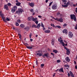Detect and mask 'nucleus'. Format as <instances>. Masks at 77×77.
<instances>
[{"label":"nucleus","mask_w":77,"mask_h":77,"mask_svg":"<svg viewBox=\"0 0 77 77\" xmlns=\"http://www.w3.org/2000/svg\"><path fill=\"white\" fill-rule=\"evenodd\" d=\"M23 12V10L22 9L20 8L18 9V11H16L15 13L20 15V14H21Z\"/></svg>","instance_id":"f257e3e1"},{"label":"nucleus","mask_w":77,"mask_h":77,"mask_svg":"<svg viewBox=\"0 0 77 77\" xmlns=\"http://www.w3.org/2000/svg\"><path fill=\"white\" fill-rule=\"evenodd\" d=\"M34 22L35 23H36V24H38V21L37 20H35V21Z\"/></svg>","instance_id":"72a5a7b5"},{"label":"nucleus","mask_w":77,"mask_h":77,"mask_svg":"<svg viewBox=\"0 0 77 77\" xmlns=\"http://www.w3.org/2000/svg\"><path fill=\"white\" fill-rule=\"evenodd\" d=\"M40 26H41V24H40L39 23L38 24L36 28H37V29H39Z\"/></svg>","instance_id":"5701e85b"},{"label":"nucleus","mask_w":77,"mask_h":77,"mask_svg":"<svg viewBox=\"0 0 77 77\" xmlns=\"http://www.w3.org/2000/svg\"><path fill=\"white\" fill-rule=\"evenodd\" d=\"M29 5L30 6H31V7L34 6V3H29Z\"/></svg>","instance_id":"ddd939ff"},{"label":"nucleus","mask_w":77,"mask_h":77,"mask_svg":"<svg viewBox=\"0 0 77 77\" xmlns=\"http://www.w3.org/2000/svg\"><path fill=\"white\" fill-rule=\"evenodd\" d=\"M64 48H65V49L66 50H67L68 49V48H67L66 47H64Z\"/></svg>","instance_id":"8fccbe9b"},{"label":"nucleus","mask_w":77,"mask_h":77,"mask_svg":"<svg viewBox=\"0 0 77 77\" xmlns=\"http://www.w3.org/2000/svg\"><path fill=\"white\" fill-rule=\"evenodd\" d=\"M41 26H42V27H44V26L43 25V23H42Z\"/></svg>","instance_id":"a18cd8bd"},{"label":"nucleus","mask_w":77,"mask_h":77,"mask_svg":"<svg viewBox=\"0 0 77 77\" xmlns=\"http://www.w3.org/2000/svg\"><path fill=\"white\" fill-rule=\"evenodd\" d=\"M65 59L66 62H69L70 61V59H69V58L68 57H66Z\"/></svg>","instance_id":"9b49d317"},{"label":"nucleus","mask_w":77,"mask_h":77,"mask_svg":"<svg viewBox=\"0 0 77 77\" xmlns=\"http://www.w3.org/2000/svg\"><path fill=\"white\" fill-rule=\"evenodd\" d=\"M32 20V21H34V22H35L36 20H38V18L36 17H35V18H34L33 17Z\"/></svg>","instance_id":"f8f14e48"},{"label":"nucleus","mask_w":77,"mask_h":77,"mask_svg":"<svg viewBox=\"0 0 77 77\" xmlns=\"http://www.w3.org/2000/svg\"><path fill=\"white\" fill-rule=\"evenodd\" d=\"M76 13H77V8H76Z\"/></svg>","instance_id":"e2e57ef3"},{"label":"nucleus","mask_w":77,"mask_h":77,"mask_svg":"<svg viewBox=\"0 0 77 77\" xmlns=\"http://www.w3.org/2000/svg\"><path fill=\"white\" fill-rule=\"evenodd\" d=\"M6 20L7 21H10V19H9L8 18V17H6Z\"/></svg>","instance_id":"c9c22d12"},{"label":"nucleus","mask_w":77,"mask_h":77,"mask_svg":"<svg viewBox=\"0 0 77 77\" xmlns=\"http://www.w3.org/2000/svg\"><path fill=\"white\" fill-rule=\"evenodd\" d=\"M49 54L48 53H47L46 54H45L43 55V57H45V56L46 57H47V58L49 57Z\"/></svg>","instance_id":"9d476101"},{"label":"nucleus","mask_w":77,"mask_h":77,"mask_svg":"<svg viewBox=\"0 0 77 77\" xmlns=\"http://www.w3.org/2000/svg\"><path fill=\"white\" fill-rule=\"evenodd\" d=\"M72 77H74V75H71Z\"/></svg>","instance_id":"0e129e2a"},{"label":"nucleus","mask_w":77,"mask_h":77,"mask_svg":"<svg viewBox=\"0 0 77 77\" xmlns=\"http://www.w3.org/2000/svg\"><path fill=\"white\" fill-rule=\"evenodd\" d=\"M54 39H53L52 40V42H51V44L52 45H54Z\"/></svg>","instance_id":"a211bd4d"},{"label":"nucleus","mask_w":77,"mask_h":77,"mask_svg":"<svg viewBox=\"0 0 77 77\" xmlns=\"http://www.w3.org/2000/svg\"><path fill=\"white\" fill-rule=\"evenodd\" d=\"M66 51H67L66 54H67V55H69V54L70 53V51H69V49H68L67 50H66Z\"/></svg>","instance_id":"2eb2a0df"},{"label":"nucleus","mask_w":77,"mask_h":77,"mask_svg":"<svg viewBox=\"0 0 77 77\" xmlns=\"http://www.w3.org/2000/svg\"><path fill=\"white\" fill-rule=\"evenodd\" d=\"M20 20H18L17 21V23H20Z\"/></svg>","instance_id":"49530a36"},{"label":"nucleus","mask_w":77,"mask_h":77,"mask_svg":"<svg viewBox=\"0 0 77 77\" xmlns=\"http://www.w3.org/2000/svg\"><path fill=\"white\" fill-rule=\"evenodd\" d=\"M69 38H72L73 36V34L72 33V32H69Z\"/></svg>","instance_id":"6e6552de"},{"label":"nucleus","mask_w":77,"mask_h":77,"mask_svg":"<svg viewBox=\"0 0 77 77\" xmlns=\"http://www.w3.org/2000/svg\"><path fill=\"white\" fill-rule=\"evenodd\" d=\"M64 42H65V43H66V44H67V43H68L67 41H65V40H64Z\"/></svg>","instance_id":"3c124183"},{"label":"nucleus","mask_w":77,"mask_h":77,"mask_svg":"<svg viewBox=\"0 0 77 77\" xmlns=\"http://www.w3.org/2000/svg\"><path fill=\"white\" fill-rule=\"evenodd\" d=\"M51 26H53V27H55V26H54V25L53 24H51Z\"/></svg>","instance_id":"58836bf2"},{"label":"nucleus","mask_w":77,"mask_h":77,"mask_svg":"<svg viewBox=\"0 0 77 77\" xmlns=\"http://www.w3.org/2000/svg\"><path fill=\"white\" fill-rule=\"evenodd\" d=\"M76 5H75V4H74L73 5V6H74V7H75V6H76Z\"/></svg>","instance_id":"338daca9"},{"label":"nucleus","mask_w":77,"mask_h":77,"mask_svg":"<svg viewBox=\"0 0 77 77\" xmlns=\"http://www.w3.org/2000/svg\"><path fill=\"white\" fill-rule=\"evenodd\" d=\"M44 66V64H41V67H43V66Z\"/></svg>","instance_id":"a19ab883"},{"label":"nucleus","mask_w":77,"mask_h":77,"mask_svg":"<svg viewBox=\"0 0 77 77\" xmlns=\"http://www.w3.org/2000/svg\"><path fill=\"white\" fill-rule=\"evenodd\" d=\"M34 10L33 9H32L31 10H30V12H32V13H33L34 12Z\"/></svg>","instance_id":"e433bc0d"},{"label":"nucleus","mask_w":77,"mask_h":77,"mask_svg":"<svg viewBox=\"0 0 77 77\" xmlns=\"http://www.w3.org/2000/svg\"><path fill=\"white\" fill-rule=\"evenodd\" d=\"M66 26H67V24L66 23H65L63 25V26L64 27H65Z\"/></svg>","instance_id":"79ce46f5"},{"label":"nucleus","mask_w":77,"mask_h":77,"mask_svg":"<svg viewBox=\"0 0 77 77\" xmlns=\"http://www.w3.org/2000/svg\"><path fill=\"white\" fill-rule=\"evenodd\" d=\"M62 1L64 3H65V2H67V0H62Z\"/></svg>","instance_id":"4c0bfd02"},{"label":"nucleus","mask_w":77,"mask_h":77,"mask_svg":"<svg viewBox=\"0 0 77 77\" xmlns=\"http://www.w3.org/2000/svg\"><path fill=\"white\" fill-rule=\"evenodd\" d=\"M20 5H21V3L20 2H17L16 3V5H17V6H20Z\"/></svg>","instance_id":"b1692460"},{"label":"nucleus","mask_w":77,"mask_h":77,"mask_svg":"<svg viewBox=\"0 0 77 77\" xmlns=\"http://www.w3.org/2000/svg\"><path fill=\"white\" fill-rule=\"evenodd\" d=\"M53 52H54V53H57V52H58V51H57V50H54L53 51Z\"/></svg>","instance_id":"bb28decb"},{"label":"nucleus","mask_w":77,"mask_h":77,"mask_svg":"<svg viewBox=\"0 0 77 77\" xmlns=\"http://www.w3.org/2000/svg\"><path fill=\"white\" fill-rule=\"evenodd\" d=\"M9 6H11V4L10 3H9L7 4Z\"/></svg>","instance_id":"ea45409f"},{"label":"nucleus","mask_w":77,"mask_h":77,"mask_svg":"<svg viewBox=\"0 0 77 77\" xmlns=\"http://www.w3.org/2000/svg\"><path fill=\"white\" fill-rule=\"evenodd\" d=\"M52 4H53V2H51L49 4V6H51V5Z\"/></svg>","instance_id":"37998d69"},{"label":"nucleus","mask_w":77,"mask_h":77,"mask_svg":"<svg viewBox=\"0 0 77 77\" xmlns=\"http://www.w3.org/2000/svg\"><path fill=\"white\" fill-rule=\"evenodd\" d=\"M65 67H69V65H65L64 66Z\"/></svg>","instance_id":"2f4dec72"},{"label":"nucleus","mask_w":77,"mask_h":77,"mask_svg":"<svg viewBox=\"0 0 77 77\" xmlns=\"http://www.w3.org/2000/svg\"><path fill=\"white\" fill-rule=\"evenodd\" d=\"M26 48L28 49H32V47L31 46H26Z\"/></svg>","instance_id":"a878e982"},{"label":"nucleus","mask_w":77,"mask_h":77,"mask_svg":"<svg viewBox=\"0 0 77 77\" xmlns=\"http://www.w3.org/2000/svg\"><path fill=\"white\" fill-rule=\"evenodd\" d=\"M17 9V7L16 6H14L11 9V12L12 13H14L15 12V11H16V9Z\"/></svg>","instance_id":"20e7f679"},{"label":"nucleus","mask_w":77,"mask_h":77,"mask_svg":"<svg viewBox=\"0 0 77 77\" xmlns=\"http://www.w3.org/2000/svg\"><path fill=\"white\" fill-rule=\"evenodd\" d=\"M51 54L52 55V56H54V54H53V53H51Z\"/></svg>","instance_id":"680f3d73"},{"label":"nucleus","mask_w":77,"mask_h":77,"mask_svg":"<svg viewBox=\"0 0 77 77\" xmlns=\"http://www.w3.org/2000/svg\"><path fill=\"white\" fill-rule=\"evenodd\" d=\"M29 36H30V38H31V37H32V35L31 34H30L29 35Z\"/></svg>","instance_id":"13d9d810"},{"label":"nucleus","mask_w":77,"mask_h":77,"mask_svg":"<svg viewBox=\"0 0 77 77\" xmlns=\"http://www.w3.org/2000/svg\"><path fill=\"white\" fill-rule=\"evenodd\" d=\"M48 0H46V3H47L48 2Z\"/></svg>","instance_id":"bf43d9fd"},{"label":"nucleus","mask_w":77,"mask_h":77,"mask_svg":"<svg viewBox=\"0 0 77 77\" xmlns=\"http://www.w3.org/2000/svg\"><path fill=\"white\" fill-rule=\"evenodd\" d=\"M18 35L19 36V38L20 39H21V35L20 34H19Z\"/></svg>","instance_id":"7c9ffc66"},{"label":"nucleus","mask_w":77,"mask_h":77,"mask_svg":"<svg viewBox=\"0 0 77 77\" xmlns=\"http://www.w3.org/2000/svg\"><path fill=\"white\" fill-rule=\"evenodd\" d=\"M37 55H38V56H39L40 57V56H42V54H41V53H40V52H39L37 54Z\"/></svg>","instance_id":"6ab92c4d"},{"label":"nucleus","mask_w":77,"mask_h":77,"mask_svg":"<svg viewBox=\"0 0 77 77\" xmlns=\"http://www.w3.org/2000/svg\"><path fill=\"white\" fill-rule=\"evenodd\" d=\"M4 6V8L6 9V10H8V6L7 5H5Z\"/></svg>","instance_id":"dca6fc26"},{"label":"nucleus","mask_w":77,"mask_h":77,"mask_svg":"<svg viewBox=\"0 0 77 77\" xmlns=\"http://www.w3.org/2000/svg\"><path fill=\"white\" fill-rule=\"evenodd\" d=\"M67 43H66V44L65 45V46H67Z\"/></svg>","instance_id":"69168bd1"},{"label":"nucleus","mask_w":77,"mask_h":77,"mask_svg":"<svg viewBox=\"0 0 77 77\" xmlns=\"http://www.w3.org/2000/svg\"><path fill=\"white\" fill-rule=\"evenodd\" d=\"M56 75V73H54V75H53V77H54V76H55V75Z\"/></svg>","instance_id":"4d7b16f0"},{"label":"nucleus","mask_w":77,"mask_h":77,"mask_svg":"<svg viewBox=\"0 0 77 77\" xmlns=\"http://www.w3.org/2000/svg\"><path fill=\"white\" fill-rule=\"evenodd\" d=\"M62 38L60 37V38H58V41H59V42H60L61 44H62L63 47H65V43H64L63 42V40H62Z\"/></svg>","instance_id":"f03ea898"},{"label":"nucleus","mask_w":77,"mask_h":77,"mask_svg":"<svg viewBox=\"0 0 77 77\" xmlns=\"http://www.w3.org/2000/svg\"><path fill=\"white\" fill-rule=\"evenodd\" d=\"M20 26L21 27H22V28L24 27H25V26H24V25L23 24H21L20 25Z\"/></svg>","instance_id":"c85d7f7f"},{"label":"nucleus","mask_w":77,"mask_h":77,"mask_svg":"<svg viewBox=\"0 0 77 77\" xmlns=\"http://www.w3.org/2000/svg\"><path fill=\"white\" fill-rule=\"evenodd\" d=\"M58 71H59V72H63V68L62 69H59L58 70Z\"/></svg>","instance_id":"f3484780"},{"label":"nucleus","mask_w":77,"mask_h":77,"mask_svg":"<svg viewBox=\"0 0 77 77\" xmlns=\"http://www.w3.org/2000/svg\"><path fill=\"white\" fill-rule=\"evenodd\" d=\"M57 8V5L56 4H54L52 6V8L53 9H54V10H55Z\"/></svg>","instance_id":"39448f33"},{"label":"nucleus","mask_w":77,"mask_h":77,"mask_svg":"<svg viewBox=\"0 0 77 77\" xmlns=\"http://www.w3.org/2000/svg\"><path fill=\"white\" fill-rule=\"evenodd\" d=\"M36 27H37V26H36L35 25H33L32 26V27H35V28H36Z\"/></svg>","instance_id":"c756f323"},{"label":"nucleus","mask_w":77,"mask_h":77,"mask_svg":"<svg viewBox=\"0 0 77 77\" xmlns=\"http://www.w3.org/2000/svg\"><path fill=\"white\" fill-rule=\"evenodd\" d=\"M69 73H70V75L71 76V75H73V73H72V72L70 71L69 72Z\"/></svg>","instance_id":"473e14b6"},{"label":"nucleus","mask_w":77,"mask_h":77,"mask_svg":"<svg viewBox=\"0 0 77 77\" xmlns=\"http://www.w3.org/2000/svg\"><path fill=\"white\" fill-rule=\"evenodd\" d=\"M57 63H59L60 62H61V60H57Z\"/></svg>","instance_id":"f704fd0d"},{"label":"nucleus","mask_w":77,"mask_h":77,"mask_svg":"<svg viewBox=\"0 0 77 77\" xmlns=\"http://www.w3.org/2000/svg\"><path fill=\"white\" fill-rule=\"evenodd\" d=\"M38 17H39V18H42V16L40 15L38 16Z\"/></svg>","instance_id":"5fc2aeb1"},{"label":"nucleus","mask_w":77,"mask_h":77,"mask_svg":"<svg viewBox=\"0 0 77 77\" xmlns=\"http://www.w3.org/2000/svg\"><path fill=\"white\" fill-rule=\"evenodd\" d=\"M36 63L37 65H38V61H36Z\"/></svg>","instance_id":"864d4df0"},{"label":"nucleus","mask_w":77,"mask_h":77,"mask_svg":"<svg viewBox=\"0 0 77 77\" xmlns=\"http://www.w3.org/2000/svg\"><path fill=\"white\" fill-rule=\"evenodd\" d=\"M16 25L17 26H19V24H18V23H16Z\"/></svg>","instance_id":"c03bdc74"},{"label":"nucleus","mask_w":77,"mask_h":77,"mask_svg":"<svg viewBox=\"0 0 77 77\" xmlns=\"http://www.w3.org/2000/svg\"><path fill=\"white\" fill-rule=\"evenodd\" d=\"M25 29H26V30H29V27L27 26L26 28H25Z\"/></svg>","instance_id":"cd10ccee"},{"label":"nucleus","mask_w":77,"mask_h":77,"mask_svg":"<svg viewBox=\"0 0 77 77\" xmlns=\"http://www.w3.org/2000/svg\"><path fill=\"white\" fill-rule=\"evenodd\" d=\"M43 30L44 31L45 30V28H44L43 29Z\"/></svg>","instance_id":"774afa93"},{"label":"nucleus","mask_w":77,"mask_h":77,"mask_svg":"<svg viewBox=\"0 0 77 77\" xmlns=\"http://www.w3.org/2000/svg\"><path fill=\"white\" fill-rule=\"evenodd\" d=\"M45 33H50V31L49 30H46L45 31Z\"/></svg>","instance_id":"4be33fe9"},{"label":"nucleus","mask_w":77,"mask_h":77,"mask_svg":"<svg viewBox=\"0 0 77 77\" xmlns=\"http://www.w3.org/2000/svg\"><path fill=\"white\" fill-rule=\"evenodd\" d=\"M75 68L76 69H77V66H75Z\"/></svg>","instance_id":"603ef678"},{"label":"nucleus","mask_w":77,"mask_h":77,"mask_svg":"<svg viewBox=\"0 0 77 77\" xmlns=\"http://www.w3.org/2000/svg\"><path fill=\"white\" fill-rule=\"evenodd\" d=\"M32 18H33V17H29L28 19V20L30 21L31 20H32Z\"/></svg>","instance_id":"aec40b11"},{"label":"nucleus","mask_w":77,"mask_h":77,"mask_svg":"<svg viewBox=\"0 0 77 77\" xmlns=\"http://www.w3.org/2000/svg\"><path fill=\"white\" fill-rule=\"evenodd\" d=\"M0 16H1V17H3L4 16V14H2V11H0Z\"/></svg>","instance_id":"393cba45"},{"label":"nucleus","mask_w":77,"mask_h":77,"mask_svg":"<svg viewBox=\"0 0 77 77\" xmlns=\"http://www.w3.org/2000/svg\"><path fill=\"white\" fill-rule=\"evenodd\" d=\"M66 69H69V67H67L66 68Z\"/></svg>","instance_id":"6e6d98bb"},{"label":"nucleus","mask_w":77,"mask_h":77,"mask_svg":"<svg viewBox=\"0 0 77 77\" xmlns=\"http://www.w3.org/2000/svg\"><path fill=\"white\" fill-rule=\"evenodd\" d=\"M69 2H67L66 5H62V8H67L68 6H69Z\"/></svg>","instance_id":"0eeeda50"},{"label":"nucleus","mask_w":77,"mask_h":77,"mask_svg":"<svg viewBox=\"0 0 77 77\" xmlns=\"http://www.w3.org/2000/svg\"><path fill=\"white\" fill-rule=\"evenodd\" d=\"M55 28H56L57 29L58 28V29H60L61 28V26H55Z\"/></svg>","instance_id":"412c9836"},{"label":"nucleus","mask_w":77,"mask_h":77,"mask_svg":"<svg viewBox=\"0 0 77 77\" xmlns=\"http://www.w3.org/2000/svg\"><path fill=\"white\" fill-rule=\"evenodd\" d=\"M63 33H65L66 35H67L68 34V31L67 29H64L63 31Z\"/></svg>","instance_id":"1a4fd4ad"},{"label":"nucleus","mask_w":77,"mask_h":77,"mask_svg":"<svg viewBox=\"0 0 77 77\" xmlns=\"http://www.w3.org/2000/svg\"><path fill=\"white\" fill-rule=\"evenodd\" d=\"M2 18L3 20L4 21H5V22H7V21H6V19L5 18V17H3V16L2 17Z\"/></svg>","instance_id":"4468645a"},{"label":"nucleus","mask_w":77,"mask_h":77,"mask_svg":"<svg viewBox=\"0 0 77 77\" xmlns=\"http://www.w3.org/2000/svg\"><path fill=\"white\" fill-rule=\"evenodd\" d=\"M55 20H56L58 21H59L60 23H62L63 22V19L62 18H60L59 19L57 18L56 19H55Z\"/></svg>","instance_id":"423d86ee"},{"label":"nucleus","mask_w":77,"mask_h":77,"mask_svg":"<svg viewBox=\"0 0 77 77\" xmlns=\"http://www.w3.org/2000/svg\"><path fill=\"white\" fill-rule=\"evenodd\" d=\"M60 14V12H58L57 13V15H59Z\"/></svg>","instance_id":"09e8293b"},{"label":"nucleus","mask_w":77,"mask_h":77,"mask_svg":"<svg viewBox=\"0 0 77 77\" xmlns=\"http://www.w3.org/2000/svg\"><path fill=\"white\" fill-rule=\"evenodd\" d=\"M67 75H68V77H69V76H70V74H69V73H68Z\"/></svg>","instance_id":"de8ad7c7"},{"label":"nucleus","mask_w":77,"mask_h":77,"mask_svg":"<svg viewBox=\"0 0 77 77\" xmlns=\"http://www.w3.org/2000/svg\"><path fill=\"white\" fill-rule=\"evenodd\" d=\"M70 18L71 20H74L75 21H76V17L74 14H71L70 15Z\"/></svg>","instance_id":"7ed1b4c3"},{"label":"nucleus","mask_w":77,"mask_h":77,"mask_svg":"<svg viewBox=\"0 0 77 77\" xmlns=\"http://www.w3.org/2000/svg\"><path fill=\"white\" fill-rule=\"evenodd\" d=\"M30 40L31 42H32V41H33V39H32V38H31V39H30Z\"/></svg>","instance_id":"052dcab7"}]
</instances>
